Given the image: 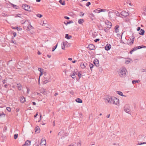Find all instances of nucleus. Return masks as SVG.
Listing matches in <instances>:
<instances>
[{
    "mask_svg": "<svg viewBox=\"0 0 146 146\" xmlns=\"http://www.w3.org/2000/svg\"><path fill=\"white\" fill-rule=\"evenodd\" d=\"M86 63L84 64L83 62H82L80 64V66L82 68L84 69L86 67Z\"/></svg>",
    "mask_w": 146,
    "mask_h": 146,
    "instance_id": "nucleus-14",
    "label": "nucleus"
},
{
    "mask_svg": "<svg viewBox=\"0 0 146 146\" xmlns=\"http://www.w3.org/2000/svg\"><path fill=\"white\" fill-rule=\"evenodd\" d=\"M59 2L63 5H65V3L64 1H63L62 0H60L59 1Z\"/></svg>",
    "mask_w": 146,
    "mask_h": 146,
    "instance_id": "nucleus-30",
    "label": "nucleus"
},
{
    "mask_svg": "<svg viewBox=\"0 0 146 146\" xmlns=\"http://www.w3.org/2000/svg\"><path fill=\"white\" fill-rule=\"evenodd\" d=\"M93 63L94 65L97 67L99 65V61L97 59L94 60Z\"/></svg>",
    "mask_w": 146,
    "mask_h": 146,
    "instance_id": "nucleus-10",
    "label": "nucleus"
},
{
    "mask_svg": "<svg viewBox=\"0 0 146 146\" xmlns=\"http://www.w3.org/2000/svg\"><path fill=\"white\" fill-rule=\"evenodd\" d=\"M22 7L25 10L27 11H29V9L30 8V6L26 4H24L23 5Z\"/></svg>",
    "mask_w": 146,
    "mask_h": 146,
    "instance_id": "nucleus-7",
    "label": "nucleus"
},
{
    "mask_svg": "<svg viewBox=\"0 0 146 146\" xmlns=\"http://www.w3.org/2000/svg\"><path fill=\"white\" fill-rule=\"evenodd\" d=\"M144 144H146V142H143L142 143H138V145H141Z\"/></svg>",
    "mask_w": 146,
    "mask_h": 146,
    "instance_id": "nucleus-48",
    "label": "nucleus"
},
{
    "mask_svg": "<svg viewBox=\"0 0 146 146\" xmlns=\"http://www.w3.org/2000/svg\"><path fill=\"white\" fill-rule=\"evenodd\" d=\"M57 46V44H56V45H55L53 48H52V52L54 51L55 50V49L56 48Z\"/></svg>",
    "mask_w": 146,
    "mask_h": 146,
    "instance_id": "nucleus-34",
    "label": "nucleus"
},
{
    "mask_svg": "<svg viewBox=\"0 0 146 146\" xmlns=\"http://www.w3.org/2000/svg\"><path fill=\"white\" fill-rule=\"evenodd\" d=\"M38 70L40 72H41V71H42V69L40 68H38Z\"/></svg>",
    "mask_w": 146,
    "mask_h": 146,
    "instance_id": "nucleus-52",
    "label": "nucleus"
},
{
    "mask_svg": "<svg viewBox=\"0 0 146 146\" xmlns=\"http://www.w3.org/2000/svg\"><path fill=\"white\" fill-rule=\"evenodd\" d=\"M42 72H43L42 71H41V72H40V74L39 78H40V76H41L42 75Z\"/></svg>",
    "mask_w": 146,
    "mask_h": 146,
    "instance_id": "nucleus-51",
    "label": "nucleus"
},
{
    "mask_svg": "<svg viewBox=\"0 0 146 146\" xmlns=\"http://www.w3.org/2000/svg\"><path fill=\"white\" fill-rule=\"evenodd\" d=\"M111 45L109 44H107L105 47V49L106 50H109L111 48Z\"/></svg>",
    "mask_w": 146,
    "mask_h": 146,
    "instance_id": "nucleus-13",
    "label": "nucleus"
},
{
    "mask_svg": "<svg viewBox=\"0 0 146 146\" xmlns=\"http://www.w3.org/2000/svg\"><path fill=\"white\" fill-rule=\"evenodd\" d=\"M31 141L29 140H27L25 142V144L26 146H29L31 145Z\"/></svg>",
    "mask_w": 146,
    "mask_h": 146,
    "instance_id": "nucleus-17",
    "label": "nucleus"
},
{
    "mask_svg": "<svg viewBox=\"0 0 146 146\" xmlns=\"http://www.w3.org/2000/svg\"><path fill=\"white\" fill-rule=\"evenodd\" d=\"M113 97L110 96H108L104 98V100L106 103H111L112 102Z\"/></svg>",
    "mask_w": 146,
    "mask_h": 146,
    "instance_id": "nucleus-3",
    "label": "nucleus"
},
{
    "mask_svg": "<svg viewBox=\"0 0 146 146\" xmlns=\"http://www.w3.org/2000/svg\"><path fill=\"white\" fill-rule=\"evenodd\" d=\"M84 20L83 19H80L78 21V23L80 24H82L84 22Z\"/></svg>",
    "mask_w": 146,
    "mask_h": 146,
    "instance_id": "nucleus-23",
    "label": "nucleus"
},
{
    "mask_svg": "<svg viewBox=\"0 0 146 146\" xmlns=\"http://www.w3.org/2000/svg\"><path fill=\"white\" fill-rule=\"evenodd\" d=\"M144 12L143 13V14H144L145 15H146V7H145V8L144 9Z\"/></svg>",
    "mask_w": 146,
    "mask_h": 146,
    "instance_id": "nucleus-38",
    "label": "nucleus"
},
{
    "mask_svg": "<svg viewBox=\"0 0 146 146\" xmlns=\"http://www.w3.org/2000/svg\"><path fill=\"white\" fill-rule=\"evenodd\" d=\"M38 54L39 55H40L41 54V53H40V52H39V51H38Z\"/></svg>",
    "mask_w": 146,
    "mask_h": 146,
    "instance_id": "nucleus-63",
    "label": "nucleus"
},
{
    "mask_svg": "<svg viewBox=\"0 0 146 146\" xmlns=\"http://www.w3.org/2000/svg\"><path fill=\"white\" fill-rule=\"evenodd\" d=\"M36 16H37V17H38L39 18H40L42 17V15L41 14H38L36 15Z\"/></svg>",
    "mask_w": 146,
    "mask_h": 146,
    "instance_id": "nucleus-37",
    "label": "nucleus"
},
{
    "mask_svg": "<svg viewBox=\"0 0 146 146\" xmlns=\"http://www.w3.org/2000/svg\"><path fill=\"white\" fill-rule=\"evenodd\" d=\"M119 27V26L118 25H117L115 26V32L116 33H118L119 32V29H118V28Z\"/></svg>",
    "mask_w": 146,
    "mask_h": 146,
    "instance_id": "nucleus-22",
    "label": "nucleus"
},
{
    "mask_svg": "<svg viewBox=\"0 0 146 146\" xmlns=\"http://www.w3.org/2000/svg\"><path fill=\"white\" fill-rule=\"evenodd\" d=\"M112 102L111 103H112L114 104L117 105L119 103V99L115 97H113L112 99Z\"/></svg>",
    "mask_w": 146,
    "mask_h": 146,
    "instance_id": "nucleus-4",
    "label": "nucleus"
},
{
    "mask_svg": "<svg viewBox=\"0 0 146 146\" xmlns=\"http://www.w3.org/2000/svg\"><path fill=\"white\" fill-rule=\"evenodd\" d=\"M71 76L73 78H75L76 77L75 74L74 73H72V74L71 75Z\"/></svg>",
    "mask_w": 146,
    "mask_h": 146,
    "instance_id": "nucleus-33",
    "label": "nucleus"
},
{
    "mask_svg": "<svg viewBox=\"0 0 146 146\" xmlns=\"http://www.w3.org/2000/svg\"><path fill=\"white\" fill-rule=\"evenodd\" d=\"M6 109L9 112H10L11 111V108L9 107H7Z\"/></svg>",
    "mask_w": 146,
    "mask_h": 146,
    "instance_id": "nucleus-36",
    "label": "nucleus"
},
{
    "mask_svg": "<svg viewBox=\"0 0 146 146\" xmlns=\"http://www.w3.org/2000/svg\"><path fill=\"white\" fill-rule=\"evenodd\" d=\"M113 14V12H109L108 13L109 17L110 18H111L112 17V15Z\"/></svg>",
    "mask_w": 146,
    "mask_h": 146,
    "instance_id": "nucleus-28",
    "label": "nucleus"
},
{
    "mask_svg": "<svg viewBox=\"0 0 146 146\" xmlns=\"http://www.w3.org/2000/svg\"><path fill=\"white\" fill-rule=\"evenodd\" d=\"M91 4V3L90 2H88L86 4V6L87 7L89 6V5H90Z\"/></svg>",
    "mask_w": 146,
    "mask_h": 146,
    "instance_id": "nucleus-40",
    "label": "nucleus"
},
{
    "mask_svg": "<svg viewBox=\"0 0 146 146\" xmlns=\"http://www.w3.org/2000/svg\"><path fill=\"white\" fill-rule=\"evenodd\" d=\"M130 62L128 60H126L125 61V63L127 64H129V62Z\"/></svg>",
    "mask_w": 146,
    "mask_h": 146,
    "instance_id": "nucleus-43",
    "label": "nucleus"
},
{
    "mask_svg": "<svg viewBox=\"0 0 146 146\" xmlns=\"http://www.w3.org/2000/svg\"><path fill=\"white\" fill-rule=\"evenodd\" d=\"M99 40H100V39L97 38L94 40V41L95 42H98V41H99Z\"/></svg>",
    "mask_w": 146,
    "mask_h": 146,
    "instance_id": "nucleus-44",
    "label": "nucleus"
},
{
    "mask_svg": "<svg viewBox=\"0 0 146 146\" xmlns=\"http://www.w3.org/2000/svg\"><path fill=\"white\" fill-rule=\"evenodd\" d=\"M117 93H118L117 94H119V95H120L121 96L126 97L125 96L123 95V93H122V92H121L118 91Z\"/></svg>",
    "mask_w": 146,
    "mask_h": 146,
    "instance_id": "nucleus-29",
    "label": "nucleus"
},
{
    "mask_svg": "<svg viewBox=\"0 0 146 146\" xmlns=\"http://www.w3.org/2000/svg\"><path fill=\"white\" fill-rule=\"evenodd\" d=\"M121 15L124 17H127L129 15L128 12L124 11H123L121 13Z\"/></svg>",
    "mask_w": 146,
    "mask_h": 146,
    "instance_id": "nucleus-8",
    "label": "nucleus"
},
{
    "mask_svg": "<svg viewBox=\"0 0 146 146\" xmlns=\"http://www.w3.org/2000/svg\"><path fill=\"white\" fill-rule=\"evenodd\" d=\"M141 71L142 72H146L145 69H141Z\"/></svg>",
    "mask_w": 146,
    "mask_h": 146,
    "instance_id": "nucleus-50",
    "label": "nucleus"
},
{
    "mask_svg": "<svg viewBox=\"0 0 146 146\" xmlns=\"http://www.w3.org/2000/svg\"><path fill=\"white\" fill-rule=\"evenodd\" d=\"M20 101L21 102L23 103L25 101V98L23 96H21L20 98Z\"/></svg>",
    "mask_w": 146,
    "mask_h": 146,
    "instance_id": "nucleus-15",
    "label": "nucleus"
},
{
    "mask_svg": "<svg viewBox=\"0 0 146 146\" xmlns=\"http://www.w3.org/2000/svg\"><path fill=\"white\" fill-rule=\"evenodd\" d=\"M134 38L133 37V38L132 40H131V42H130L132 43V44L133 43L134 40Z\"/></svg>",
    "mask_w": 146,
    "mask_h": 146,
    "instance_id": "nucleus-45",
    "label": "nucleus"
},
{
    "mask_svg": "<svg viewBox=\"0 0 146 146\" xmlns=\"http://www.w3.org/2000/svg\"><path fill=\"white\" fill-rule=\"evenodd\" d=\"M110 114H108L107 115L106 117L107 118H109L110 117Z\"/></svg>",
    "mask_w": 146,
    "mask_h": 146,
    "instance_id": "nucleus-57",
    "label": "nucleus"
},
{
    "mask_svg": "<svg viewBox=\"0 0 146 146\" xmlns=\"http://www.w3.org/2000/svg\"><path fill=\"white\" fill-rule=\"evenodd\" d=\"M3 83V84H5L6 83V81L5 80H3L2 81Z\"/></svg>",
    "mask_w": 146,
    "mask_h": 146,
    "instance_id": "nucleus-61",
    "label": "nucleus"
},
{
    "mask_svg": "<svg viewBox=\"0 0 146 146\" xmlns=\"http://www.w3.org/2000/svg\"><path fill=\"white\" fill-rule=\"evenodd\" d=\"M18 136V135L17 134H15L14 135V138L15 139H16L17 138Z\"/></svg>",
    "mask_w": 146,
    "mask_h": 146,
    "instance_id": "nucleus-35",
    "label": "nucleus"
},
{
    "mask_svg": "<svg viewBox=\"0 0 146 146\" xmlns=\"http://www.w3.org/2000/svg\"><path fill=\"white\" fill-rule=\"evenodd\" d=\"M106 27L110 29L111 27L112 24L110 22L107 21L106 22Z\"/></svg>",
    "mask_w": 146,
    "mask_h": 146,
    "instance_id": "nucleus-9",
    "label": "nucleus"
},
{
    "mask_svg": "<svg viewBox=\"0 0 146 146\" xmlns=\"http://www.w3.org/2000/svg\"><path fill=\"white\" fill-rule=\"evenodd\" d=\"M126 69L124 67L121 68L118 71V74L121 77L124 76L126 74Z\"/></svg>",
    "mask_w": 146,
    "mask_h": 146,
    "instance_id": "nucleus-1",
    "label": "nucleus"
},
{
    "mask_svg": "<svg viewBox=\"0 0 146 146\" xmlns=\"http://www.w3.org/2000/svg\"><path fill=\"white\" fill-rule=\"evenodd\" d=\"M88 47L89 49L92 50L94 49L95 46L93 44H90L89 45Z\"/></svg>",
    "mask_w": 146,
    "mask_h": 146,
    "instance_id": "nucleus-16",
    "label": "nucleus"
},
{
    "mask_svg": "<svg viewBox=\"0 0 146 146\" xmlns=\"http://www.w3.org/2000/svg\"><path fill=\"white\" fill-rule=\"evenodd\" d=\"M140 27H138L137 28V31H139L140 30Z\"/></svg>",
    "mask_w": 146,
    "mask_h": 146,
    "instance_id": "nucleus-56",
    "label": "nucleus"
},
{
    "mask_svg": "<svg viewBox=\"0 0 146 146\" xmlns=\"http://www.w3.org/2000/svg\"><path fill=\"white\" fill-rule=\"evenodd\" d=\"M29 88H27V93L28 94H29Z\"/></svg>",
    "mask_w": 146,
    "mask_h": 146,
    "instance_id": "nucleus-58",
    "label": "nucleus"
},
{
    "mask_svg": "<svg viewBox=\"0 0 146 146\" xmlns=\"http://www.w3.org/2000/svg\"><path fill=\"white\" fill-rule=\"evenodd\" d=\"M139 82H140V81H139V80H133L132 81V83H133V84H134L136 83H138Z\"/></svg>",
    "mask_w": 146,
    "mask_h": 146,
    "instance_id": "nucleus-32",
    "label": "nucleus"
},
{
    "mask_svg": "<svg viewBox=\"0 0 146 146\" xmlns=\"http://www.w3.org/2000/svg\"><path fill=\"white\" fill-rule=\"evenodd\" d=\"M58 93H55V94H54V96H56L57 95H58Z\"/></svg>",
    "mask_w": 146,
    "mask_h": 146,
    "instance_id": "nucleus-64",
    "label": "nucleus"
},
{
    "mask_svg": "<svg viewBox=\"0 0 146 146\" xmlns=\"http://www.w3.org/2000/svg\"><path fill=\"white\" fill-rule=\"evenodd\" d=\"M27 28L28 30H29L31 29H34V27L30 24H29V25L28 26Z\"/></svg>",
    "mask_w": 146,
    "mask_h": 146,
    "instance_id": "nucleus-21",
    "label": "nucleus"
},
{
    "mask_svg": "<svg viewBox=\"0 0 146 146\" xmlns=\"http://www.w3.org/2000/svg\"><path fill=\"white\" fill-rule=\"evenodd\" d=\"M72 36H69L68 35V34H66L65 35V37L68 39H70L71 38Z\"/></svg>",
    "mask_w": 146,
    "mask_h": 146,
    "instance_id": "nucleus-26",
    "label": "nucleus"
},
{
    "mask_svg": "<svg viewBox=\"0 0 146 146\" xmlns=\"http://www.w3.org/2000/svg\"><path fill=\"white\" fill-rule=\"evenodd\" d=\"M38 112H37V113H36V114H35V115H34V117H36L37 116V115H38Z\"/></svg>",
    "mask_w": 146,
    "mask_h": 146,
    "instance_id": "nucleus-55",
    "label": "nucleus"
},
{
    "mask_svg": "<svg viewBox=\"0 0 146 146\" xmlns=\"http://www.w3.org/2000/svg\"><path fill=\"white\" fill-rule=\"evenodd\" d=\"M84 15V13L82 12H80V15H79L81 17L83 16Z\"/></svg>",
    "mask_w": 146,
    "mask_h": 146,
    "instance_id": "nucleus-41",
    "label": "nucleus"
},
{
    "mask_svg": "<svg viewBox=\"0 0 146 146\" xmlns=\"http://www.w3.org/2000/svg\"><path fill=\"white\" fill-rule=\"evenodd\" d=\"M146 48V46H138L136 47H134V48H132L130 52V53L131 54H132L133 53V52L135 51L136 50H137L138 49H139L140 48Z\"/></svg>",
    "mask_w": 146,
    "mask_h": 146,
    "instance_id": "nucleus-2",
    "label": "nucleus"
},
{
    "mask_svg": "<svg viewBox=\"0 0 146 146\" xmlns=\"http://www.w3.org/2000/svg\"><path fill=\"white\" fill-rule=\"evenodd\" d=\"M19 110V108H17L16 109V111L17 112H18Z\"/></svg>",
    "mask_w": 146,
    "mask_h": 146,
    "instance_id": "nucleus-59",
    "label": "nucleus"
},
{
    "mask_svg": "<svg viewBox=\"0 0 146 146\" xmlns=\"http://www.w3.org/2000/svg\"><path fill=\"white\" fill-rule=\"evenodd\" d=\"M115 14L118 17H119L120 14H121V13L120 14L117 11H115Z\"/></svg>",
    "mask_w": 146,
    "mask_h": 146,
    "instance_id": "nucleus-27",
    "label": "nucleus"
},
{
    "mask_svg": "<svg viewBox=\"0 0 146 146\" xmlns=\"http://www.w3.org/2000/svg\"><path fill=\"white\" fill-rule=\"evenodd\" d=\"M64 136H63V135H62V137H61V139H64Z\"/></svg>",
    "mask_w": 146,
    "mask_h": 146,
    "instance_id": "nucleus-60",
    "label": "nucleus"
},
{
    "mask_svg": "<svg viewBox=\"0 0 146 146\" xmlns=\"http://www.w3.org/2000/svg\"><path fill=\"white\" fill-rule=\"evenodd\" d=\"M124 110L127 113H129V112L130 111V107L129 105V104H126L124 107Z\"/></svg>",
    "mask_w": 146,
    "mask_h": 146,
    "instance_id": "nucleus-6",
    "label": "nucleus"
},
{
    "mask_svg": "<svg viewBox=\"0 0 146 146\" xmlns=\"http://www.w3.org/2000/svg\"><path fill=\"white\" fill-rule=\"evenodd\" d=\"M46 144V140L44 139H42L41 140L40 145H45Z\"/></svg>",
    "mask_w": 146,
    "mask_h": 146,
    "instance_id": "nucleus-11",
    "label": "nucleus"
},
{
    "mask_svg": "<svg viewBox=\"0 0 146 146\" xmlns=\"http://www.w3.org/2000/svg\"><path fill=\"white\" fill-rule=\"evenodd\" d=\"M13 35L14 37H15L17 35V33L16 32H14L13 33Z\"/></svg>",
    "mask_w": 146,
    "mask_h": 146,
    "instance_id": "nucleus-46",
    "label": "nucleus"
},
{
    "mask_svg": "<svg viewBox=\"0 0 146 146\" xmlns=\"http://www.w3.org/2000/svg\"><path fill=\"white\" fill-rule=\"evenodd\" d=\"M76 102L79 103H82V100L79 98H77L76 99Z\"/></svg>",
    "mask_w": 146,
    "mask_h": 146,
    "instance_id": "nucleus-20",
    "label": "nucleus"
},
{
    "mask_svg": "<svg viewBox=\"0 0 146 146\" xmlns=\"http://www.w3.org/2000/svg\"><path fill=\"white\" fill-rule=\"evenodd\" d=\"M32 103L34 105H36V103L35 102H33Z\"/></svg>",
    "mask_w": 146,
    "mask_h": 146,
    "instance_id": "nucleus-62",
    "label": "nucleus"
},
{
    "mask_svg": "<svg viewBox=\"0 0 146 146\" xmlns=\"http://www.w3.org/2000/svg\"><path fill=\"white\" fill-rule=\"evenodd\" d=\"M69 43L66 41L62 42V49L64 50L65 47H68L70 46Z\"/></svg>",
    "mask_w": 146,
    "mask_h": 146,
    "instance_id": "nucleus-5",
    "label": "nucleus"
},
{
    "mask_svg": "<svg viewBox=\"0 0 146 146\" xmlns=\"http://www.w3.org/2000/svg\"><path fill=\"white\" fill-rule=\"evenodd\" d=\"M64 18L67 19H70L69 17H66V16H65L64 17Z\"/></svg>",
    "mask_w": 146,
    "mask_h": 146,
    "instance_id": "nucleus-54",
    "label": "nucleus"
},
{
    "mask_svg": "<svg viewBox=\"0 0 146 146\" xmlns=\"http://www.w3.org/2000/svg\"><path fill=\"white\" fill-rule=\"evenodd\" d=\"M94 65L93 64H90V67L91 69H92Z\"/></svg>",
    "mask_w": 146,
    "mask_h": 146,
    "instance_id": "nucleus-42",
    "label": "nucleus"
},
{
    "mask_svg": "<svg viewBox=\"0 0 146 146\" xmlns=\"http://www.w3.org/2000/svg\"><path fill=\"white\" fill-rule=\"evenodd\" d=\"M77 146H81V142L80 141L78 142L77 143Z\"/></svg>",
    "mask_w": 146,
    "mask_h": 146,
    "instance_id": "nucleus-39",
    "label": "nucleus"
},
{
    "mask_svg": "<svg viewBox=\"0 0 146 146\" xmlns=\"http://www.w3.org/2000/svg\"><path fill=\"white\" fill-rule=\"evenodd\" d=\"M2 116H3V117H5V114H0V118Z\"/></svg>",
    "mask_w": 146,
    "mask_h": 146,
    "instance_id": "nucleus-53",
    "label": "nucleus"
},
{
    "mask_svg": "<svg viewBox=\"0 0 146 146\" xmlns=\"http://www.w3.org/2000/svg\"><path fill=\"white\" fill-rule=\"evenodd\" d=\"M35 132H36L37 133L40 132V130L39 127L38 126H37L35 128Z\"/></svg>",
    "mask_w": 146,
    "mask_h": 146,
    "instance_id": "nucleus-18",
    "label": "nucleus"
},
{
    "mask_svg": "<svg viewBox=\"0 0 146 146\" xmlns=\"http://www.w3.org/2000/svg\"><path fill=\"white\" fill-rule=\"evenodd\" d=\"M73 23V22H72V21H70H70H69V22H67V23H66V25H68V24H70V23Z\"/></svg>",
    "mask_w": 146,
    "mask_h": 146,
    "instance_id": "nucleus-49",
    "label": "nucleus"
},
{
    "mask_svg": "<svg viewBox=\"0 0 146 146\" xmlns=\"http://www.w3.org/2000/svg\"><path fill=\"white\" fill-rule=\"evenodd\" d=\"M144 31L142 29H141L139 32V33L141 35H143L144 34Z\"/></svg>",
    "mask_w": 146,
    "mask_h": 146,
    "instance_id": "nucleus-24",
    "label": "nucleus"
},
{
    "mask_svg": "<svg viewBox=\"0 0 146 146\" xmlns=\"http://www.w3.org/2000/svg\"><path fill=\"white\" fill-rule=\"evenodd\" d=\"M78 76L79 77V78H80L81 77V74L80 73H78Z\"/></svg>",
    "mask_w": 146,
    "mask_h": 146,
    "instance_id": "nucleus-47",
    "label": "nucleus"
},
{
    "mask_svg": "<svg viewBox=\"0 0 146 146\" xmlns=\"http://www.w3.org/2000/svg\"><path fill=\"white\" fill-rule=\"evenodd\" d=\"M64 134V131H62L60 132L58 134V136H61L62 135Z\"/></svg>",
    "mask_w": 146,
    "mask_h": 146,
    "instance_id": "nucleus-25",
    "label": "nucleus"
},
{
    "mask_svg": "<svg viewBox=\"0 0 146 146\" xmlns=\"http://www.w3.org/2000/svg\"><path fill=\"white\" fill-rule=\"evenodd\" d=\"M50 80L49 79H48V80H46V79L45 80H44V83L45 84H46L48 82H50Z\"/></svg>",
    "mask_w": 146,
    "mask_h": 146,
    "instance_id": "nucleus-31",
    "label": "nucleus"
},
{
    "mask_svg": "<svg viewBox=\"0 0 146 146\" xmlns=\"http://www.w3.org/2000/svg\"><path fill=\"white\" fill-rule=\"evenodd\" d=\"M17 87L18 88V89L19 90H21V85L20 84V83H17Z\"/></svg>",
    "mask_w": 146,
    "mask_h": 146,
    "instance_id": "nucleus-19",
    "label": "nucleus"
},
{
    "mask_svg": "<svg viewBox=\"0 0 146 146\" xmlns=\"http://www.w3.org/2000/svg\"><path fill=\"white\" fill-rule=\"evenodd\" d=\"M105 11L103 9H96L95 10H94V12H95L96 13H98L102 11Z\"/></svg>",
    "mask_w": 146,
    "mask_h": 146,
    "instance_id": "nucleus-12",
    "label": "nucleus"
}]
</instances>
